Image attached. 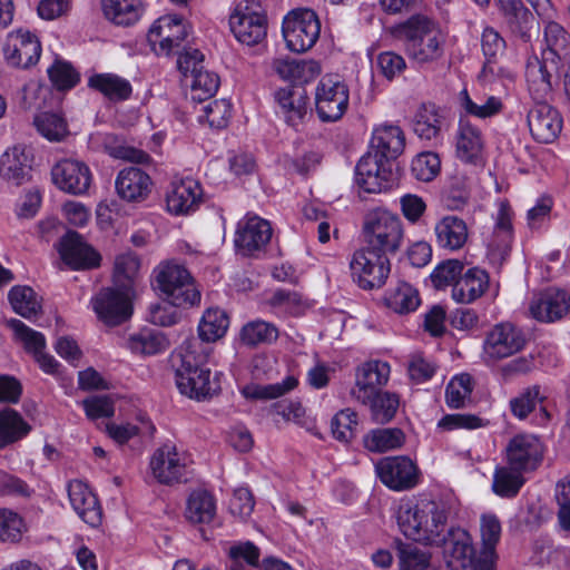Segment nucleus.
Listing matches in <instances>:
<instances>
[{
  "instance_id": "49",
  "label": "nucleus",
  "mask_w": 570,
  "mask_h": 570,
  "mask_svg": "<svg viewBox=\"0 0 570 570\" xmlns=\"http://www.w3.org/2000/svg\"><path fill=\"white\" fill-rule=\"evenodd\" d=\"M522 471H517L507 463L495 469L493 474L492 489L495 494L502 498L515 497L524 484Z\"/></svg>"
},
{
  "instance_id": "4",
  "label": "nucleus",
  "mask_w": 570,
  "mask_h": 570,
  "mask_svg": "<svg viewBox=\"0 0 570 570\" xmlns=\"http://www.w3.org/2000/svg\"><path fill=\"white\" fill-rule=\"evenodd\" d=\"M407 57L419 65L432 63L444 56L446 35L440 24L424 14H414L399 28Z\"/></svg>"
},
{
  "instance_id": "20",
  "label": "nucleus",
  "mask_w": 570,
  "mask_h": 570,
  "mask_svg": "<svg viewBox=\"0 0 570 570\" xmlns=\"http://www.w3.org/2000/svg\"><path fill=\"white\" fill-rule=\"evenodd\" d=\"M40 53V42L29 30L18 29L7 35L3 55L10 66L29 68L37 63Z\"/></svg>"
},
{
  "instance_id": "6",
  "label": "nucleus",
  "mask_w": 570,
  "mask_h": 570,
  "mask_svg": "<svg viewBox=\"0 0 570 570\" xmlns=\"http://www.w3.org/2000/svg\"><path fill=\"white\" fill-rule=\"evenodd\" d=\"M156 287L166 301L178 306H194L200 302V291L193 277L178 264L167 263L156 269Z\"/></svg>"
},
{
  "instance_id": "51",
  "label": "nucleus",
  "mask_w": 570,
  "mask_h": 570,
  "mask_svg": "<svg viewBox=\"0 0 570 570\" xmlns=\"http://www.w3.org/2000/svg\"><path fill=\"white\" fill-rule=\"evenodd\" d=\"M139 259L132 253L118 255L115 261L114 286L132 293L135 278L139 271Z\"/></svg>"
},
{
  "instance_id": "5",
  "label": "nucleus",
  "mask_w": 570,
  "mask_h": 570,
  "mask_svg": "<svg viewBox=\"0 0 570 570\" xmlns=\"http://www.w3.org/2000/svg\"><path fill=\"white\" fill-rule=\"evenodd\" d=\"M364 247L387 256L399 250L403 240L400 218L385 209L368 213L363 225Z\"/></svg>"
},
{
  "instance_id": "63",
  "label": "nucleus",
  "mask_w": 570,
  "mask_h": 570,
  "mask_svg": "<svg viewBox=\"0 0 570 570\" xmlns=\"http://www.w3.org/2000/svg\"><path fill=\"white\" fill-rule=\"evenodd\" d=\"M541 401L540 386L533 385L523 390L517 397L510 401V410L515 417L523 420Z\"/></svg>"
},
{
  "instance_id": "58",
  "label": "nucleus",
  "mask_w": 570,
  "mask_h": 570,
  "mask_svg": "<svg viewBox=\"0 0 570 570\" xmlns=\"http://www.w3.org/2000/svg\"><path fill=\"white\" fill-rule=\"evenodd\" d=\"M461 106L464 111L478 118H488L499 114L503 107L500 98L490 96L480 104L474 102L466 90H462L460 94Z\"/></svg>"
},
{
  "instance_id": "24",
  "label": "nucleus",
  "mask_w": 570,
  "mask_h": 570,
  "mask_svg": "<svg viewBox=\"0 0 570 570\" xmlns=\"http://www.w3.org/2000/svg\"><path fill=\"white\" fill-rule=\"evenodd\" d=\"M529 309L540 322H556L570 311V295L563 289L548 288L532 298Z\"/></svg>"
},
{
  "instance_id": "53",
  "label": "nucleus",
  "mask_w": 570,
  "mask_h": 570,
  "mask_svg": "<svg viewBox=\"0 0 570 570\" xmlns=\"http://www.w3.org/2000/svg\"><path fill=\"white\" fill-rule=\"evenodd\" d=\"M473 382L470 374L455 375L446 385L445 402L452 409L464 407L471 402Z\"/></svg>"
},
{
  "instance_id": "2",
  "label": "nucleus",
  "mask_w": 570,
  "mask_h": 570,
  "mask_svg": "<svg viewBox=\"0 0 570 570\" xmlns=\"http://www.w3.org/2000/svg\"><path fill=\"white\" fill-rule=\"evenodd\" d=\"M395 518L400 531L414 542L434 546L444 539L448 508L442 501L426 498L402 501Z\"/></svg>"
},
{
  "instance_id": "1",
  "label": "nucleus",
  "mask_w": 570,
  "mask_h": 570,
  "mask_svg": "<svg viewBox=\"0 0 570 570\" xmlns=\"http://www.w3.org/2000/svg\"><path fill=\"white\" fill-rule=\"evenodd\" d=\"M544 43L541 59H530L525 69L529 94L539 100L551 95L553 77L559 73L563 63L570 61V35L561 24L548 22L544 28Z\"/></svg>"
},
{
  "instance_id": "36",
  "label": "nucleus",
  "mask_w": 570,
  "mask_h": 570,
  "mask_svg": "<svg viewBox=\"0 0 570 570\" xmlns=\"http://www.w3.org/2000/svg\"><path fill=\"white\" fill-rule=\"evenodd\" d=\"M434 233L438 245L450 250L461 249L469 238L466 223L454 215H448L441 218L435 224Z\"/></svg>"
},
{
  "instance_id": "43",
  "label": "nucleus",
  "mask_w": 570,
  "mask_h": 570,
  "mask_svg": "<svg viewBox=\"0 0 570 570\" xmlns=\"http://www.w3.org/2000/svg\"><path fill=\"white\" fill-rule=\"evenodd\" d=\"M105 17L117 26L128 27L141 16V6L137 0H102Z\"/></svg>"
},
{
  "instance_id": "15",
  "label": "nucleus",
  "mask_w": 570,
  "mask_h": 570,
  "mask_svg": "<svg viewBox=\"0 0 570 570\" xmlns=\"http://www.w3.org/2000/svg\"><path fill=\"white\" fill-rule=\"evenodd\" d=\"M131 293L112 286L102 288L91 298V305L98 318L115 326L127 321L131 315Z\"/></svg>"
},
{
  "instance_id": "3",
  "label": "nucleus",
  "mask_w": 570,
  "mask_h": 570,
  "mask_svg": "<svg viewBox=\"0 0 570 570\" xmlns=\"http://www.w3.org/2000/svg\"><path fill=\"white\" fill-rule=\"evenodd\" d=\"M210 348L196 340L185 342L173 355L171 362L179 392L190 399L205 400L213 396L219 385L210 379L206 367Z\"/></svg>"
},
{
  "instance_id": "55",
  "label": "nucleus",
  "mask_w": 570,
  "mask_h": 570,
  "mask_svg": "<svg viewBox=\"0 0 570 570\" xmlns=\"http://www.w3.org/2000/svg\"><path fill=\"white\" fill-rule=\"evenodd\" d=\"M366 404H370L373 421L380 424L391 421L399 407V397L389 392L375 393Z\"/></svg>"
},
{
  "instance_id": "41",
  "label": "nucleus",
  "mask_w": 570,
  "mask_h": 570,
  "mask_svg": "<svg viewBox=\"0 0 570 570\" xmlns=\"http://www.w3.org/2000/svg\"><path fill=\"white\" fill-rule=\"evenodd\" d=\"M278 328L269 322L254 320L244 324L239 331V341L247 347L271 345L278 338Z\"/></svg>"
},
{
  "instance_id": "28",
  "label": "nucleus",
  "mask_w": 570,
  "mask_h": 570,
  "mask_svg": "<svg viewBox=\"0 0 570 570\" xmlns=\"http://www.w3.org/2000/svg\"><path fill=\"white\" fill-rule=\"evenodd\" d=\"M203 190L198 181L185 178L171 184L166 196L169 213L184 215L197 209L202 202Z\"/></svg>"
},
{
  "instance_id": "26",
  "label": "nucleus",
  "mask_w": 570,
  "mask_h": 570,
  "mask_svg": "<svg viewBox=\"0 0 570 570\" xmlns=\"http://www.w3.org/2000/svg\"><path fill=\"white\" fill-rule=\"evenodd\" d=\"M390 365L383 361H370L361 365L356 371V382L353 395L363 404L374 396L377 389L385 385L390 377Z\"/></svg>"
},
{
  "instance_id": "30",
  "label": "nucleus",
  "mask_w": 570,
  "mask_h": 570,
  "mask_svg": "<svg viewBox=\"0 0 570 570\" xmlns=\"http://www.w3.org/2000/svg\"><path fill=\"white\" fill-rule=\"evenodd\" d=\"M484 138L478 126L461 117L455 135L456 157L468 164H476L482 156Z\"/></svg>"
},
{
  "instance_id": "27",
  "label": "nucleus",
  "mask_w": 570,
  "mask_h": 570,
  "mask_svg": "<svg viewBox=\"0 0 570 570\" xmlns=\"http://www.w3.org/2000/svg\"><path fill=\"white\" fill-rule=\"evenodd\" d=\"M32 156L21 145L7 149L0 157V177L7 183L20 186L30 179Z\"/></svg>"
},
{
  "instance_id": "39",
  "label": "nucleus",
  "mask_w": 570,
  "mask_h": 570,
  "mask_svg": "<svg viewBox=\"0 0 570 570\" xmlns=\"http://www.w3.org/2000/svg\"><path fill=\"white\" fill-rule=\"evenodd\" d=\"M88 86L111 101L126 100L132 91L130 82L116 73H96L89 78Z\"/></svg>"
},
{
  "instance_id": "47",
  "label": "nucleus",
  "mask_w": 570,
  "mask_h": 570,
  "mask_svg": "<svg viewBox=\"0 0 570 570\" xmlns=\"http://www.w3.org/2000/svg\"><path fill=\"white\" fill-rule=\"evenodd\" d=\"M13 311L24 318L37 316L41 312V303L37 293L29 286H13L8 294Z\"/></svg>"
},
{
  "instance_id": "13",
  "label": "nucleus",
  "mask_w": 570,
  "mask_h": 570,
  "mask_svg": "<svg viewBox=\"0 0 570 570\" xmlns=\"http://www.w3.org/2000/svg\"><path fill=\"white\" fill-rule=\"evenodd\" d=\"M443 557L450 570H476L482 561V552L475 553L472 538L468 531L461 528H451L444 535Z\"/></svg>"
},
{
  "instance_id": "14",
  "label": "nucleus",
  "mask_w": 570,
  "mask_h": 570,
  "mask_svg": "<svg viewBox=\"0 0 570 570\" xmlns=\"http://www.w3.org/2000/svg\"><path fill=\"white\" fill-rule=\"evenodd\" d=\"M504 453L505 462L512 469L527 473L541 464L544 448L537 435L520 433L509 440Z\"/></svg>"
},
{
  "instance_id": "46",
  "label": "nucleus",
  "mask_w": 570,
  "mask_h": 570,
  "mask_svg": "<svg viewBox=\"0 0 570 570\" xmlns=\"http://www.w3.org/2000/svg\"><path fill=\"white\" fill-rule=\"evenodd\" d=\"M400 570H435L431 564V553L412 543L395 542Z\"/></svg>"
},
{
  "instance_id": "21",
  "label": "nucleus",
  "mask_w": 570,
  "mask_h": 570,
  "mask_svg": "<svg viewBox=\"0 0 570 570\" xmlns=\"http://www.w3.org/2000/svg\"><path fill=\"white\" fill-rule=\"evenodd\" d=\"M51 177L60 190L71 195H83L92 181L88 165L77 159H62L55 164Z\"/></svg>"
},
{
  "instance_id": "25",
  "label": "nucleus",
  "mask_w": 570,
  "mask_h": 570,
  "mask_svg": "<svg viewBox=\"0 0 570 570\" xmlns=\"http://www.w3.org/2000/svg\"><path fill=\"white\" fill-rule=\"evenodd\" d=\"M59 254L73 269L95 268L100 264V255L76 232H68L61 238Z\"/></svg>"
},
{
  "instance_id": "59",
  "label": "nucleus",
  "mask_w": 570,
  "mask_h": 570,
  "mask_svg": "<svg viewBox=\"0 0 570 570\" xmlns=\"http://www.w3.org/2000/svg\"><path fill=\"white\" fill-rule=\"evenodd\" d=\"M26 531V523L18 513L0 509V542H18Z\"/></svg>"
},
{
  "instance_id": "7",
  "label": "nucleus",
  "mask_w": 570,
  "mask_h": 570,
  "mask_svg": "<svg viewBox=\"0 0 570 570\" xmlns=\"http://www.w3.org/2000/svg\"><path fill=\"white\" fill-rule=\"evenodd\" d=\"M282 32L291 51L305 52L317 42L321 33V21L311 9H294L284 17Z\"/></svg>"
},
{
  "instance_id": "64",
  "label": "nucleus",
  "mask_w": 570,
  "mask_h": 570,
  "mask_svg": "<svg viewBox=\"0 0 570 570\" xmlns=\"http://www.w3.org/2000/svg\"><path fill=\"white\" fill-rule=\"evenodd\" d=\"M48 75L52 85L59 90L71 89L79 82V73L66 61L56 60L48 68Z\"/></svg>"
},
{
  "instance_id": "34",
  "label": "nucleus",
  "mask_w": 570,
  "mask_h": 570,
  "mask_svg": "<svg viewBox=\"0 0 570 570\" xmlns=\"http://www.w3.org/2000/svg\"><path fill=\"white\" fill-rule=\"evenodd\" d=\"M488 287V273L482 268L471 267L453 285L452 297L458 303L469 304L481 297Z\"/></svg>"
},
{
  "instance_id": "8",
  "label": "nucleus",
  "mask_w": 570,
  "mask_h": 570,
  "mask_svg": "<svg viewBox=\"0 0 570 570\" xmlns=\"http://www.w3.org/2000/svg\"><path fill=\"white\" fill-rule=\"evenodd\" d=\"M350 268L353 282L362 289L372 291L386 283L391 264L384 254L362 247L353 254Z\"/></svg>"
},
{
  "instance_id": "48",
  "label": "nucleus",
  "mask_w": 570,
  "mask_h": 570,
  "mask_svg": "<svg viewBox=\"0 0 570 570\" xmlns=\"http://www.w3.org/2000/svg\"><path fill=\"white\" fill-rule=\"evenodd\" d=\"M228 325V316L223 309L208 308L198 325L199 337L203 342H215L226 334Z\"/></svg>"
},
{
  "instance_id": "32",
  "label": "nucleus",
  "mask_w": 570,
  "mask_h": 570,
  "mask_svg": "<svg viewBox=\"0 0 570 570\" xmlns=\"http://www.w3.org/2000/svg\"><path fill=\"white\" fill-rule=\"evenodd\" d=\"M117 195L126 202L145 200L151 188V179L147 173L137 167L121 169L115 180Z\"/></svg>"
},
{
  "instance_id": "33",
  "label": "nucleus",
  "mask_w": 570,
  "mask_h": 570,
  "mask_svg": "<svg viewBox=\"0 0 570 570\" xmlns=\"http://www.w3.org/2000/svg\"><path fill=\"white\" fill-rule=\"evenodd\" d=\"M371 147L375 151L373 155H377V157L390 163L391 159L397 158L404 150V132L399 126H379L373 130Z\"/></svg>"
},
{
  "instance_id": "19",
  "label": "nucleus",
  "mask_w": 570,
  "mask_h": 570,
  "mask_svg": "<svg viewBox=\"0 0 570 570\" xmlns=\"http://www.w3.org/2000/svg\"><path fill=\"white\" fill-rule=\"evenodd\" d=\"M229 26L235 38L246 46L261 43L267 35L266 16L249 6H238L229 18Z\"/></svg>"
},
{
  "instance_id": "52",
  "label": "nucleus",
  "mask_w": 570,
  "mask_h": 570,
  "mask_svg": "<svg viewBox=\"0 0 570 570\" xmlns=\"http://www.w3.org/2000/svg\"><path fill=\"white\" fill-rule=\"evenodd\" d=\"M441 118L433 105H423L413 119V131L425 140L436 138L440 134Z\"/></svg>"
},
{
  "instance_id": "57",
  "label": "nucleus",
  "mask_w": 570,
  "mask_h": 570,
  "mask_svg": "<svg viewBox=\"0 0 570 570\" xmlns=\"http://www.w3.org/2000/svg\"><path fill=\"white\" fill-rule=\"evenodd\" d=\"M503 17L512 33L524 41L530 40L531 30L535 26V18L527 7L522 6Z\"/></svg>"
},
{
  "instance_id": "37",
  "label": "nucleus",
  "mask_w": 570,
  "mask_h": 570,
  "mask_svg": "<svg viewBox=\"0 0 570 570\" xmlns=\"http://www.w3.org/2000/svg\"><path fill=\"white\" fill-rule=\"evenodd\" d=\"M91 141L101 146L104 150L114 158L140 165L151 163V157L146 151L121 144L119 138L114 134L98 132L91 137Z\"/></svg>"
},
{
  "instance_id": "16",
  "label": "nucleus",
  "mask_w": 570,
  "mask_h": 570,
  "mask_svg": "<svg viewBox=\"0 0 570 570\" xmlns=\"http://www.w3.org/2000/svg\"><path fill=\"white\" fill-rule=\"evenodd\" d=\"M187 35V27L180 17L164 16L150 27L147 41L156 55L168 56L180 47Z\"/></svg>"
},
{
  "instance_id": "45",
  "label": "nucleus",
  "mask_w": 570,
  "mask_h": 570,
  "mask_svg": "<svg viewBox=\"0 0 570 570\" xmlns=\"http://www.w3.org/2000/svg\"><path fill=\"white\" fill-rule=\"evenodd\" d=\"M298 384L295 376L288 375L282 382L274 384L249 383L242 387L240 393L247 400H273L285 395L294 390Z\"/></svg>"
},
{
  "instance_id": "50",
  "label": "nucleus",
  "mask_w": 570,
  "mask_h": 570,
  "mask_svg": "<svg viewBox=\"0 0 570 570\" xmlns=\"http://www.w3.org/2000/svg\"><path fill=\"white\" fill-rule=\"evenodd\" d=\"M405 435L401 429H375L364 438L365 448L372 452H386L403 445Z\"/></svg>"
},
{
  "instance_id": "40",
  "label": "nucleus",
  "mask_w": 570,
  "mask_h": 570,
  "mask_svg": "<svg viewBox=\"0 0 570 570\" xmlns=\"http://www.w3.org/2000/svg\"><path fill=\"white\" fill-rule=\"evenodd\" d=\"M31 431V425L13 409L0 410V450L11 445Z\"/></svg>"
},
{
  "instance_id": "35",
  "label": "nucleus",
  "mask_w": 570,
  "mask_h": 570,
  "mask_svg": "<svg viewBox=\"0 0 570 570\" xmlns=\"http://www.w3.org/2000/svg\"><path fill=\"white\" fill-rule=\"evenodd\" d=\"M124 347L137 356H153L165 352L168 341L161 332L144 327L129 334L124 342Z\"/></svg>"
},
{
  "instance_id": "29",
  "label": "nucleus",
  "mask_w": 570,
  "mask_h": 570,
  "mask_svg": "<svg viewBox=\"0 0 570 570\" xmlns=\"http://www.w3.org/2000/svg\"><path fill=\"white\" fill-rule=\"evenodd\" d=\"M68 497L72 509L83 522L91 527L100 524L102 517L100 504L86 483L79 480L70 481Z\"/></svg>"
},
{
  "instance_id": "44",
  "label": "nucleus",
  "mask_w": 570,
  "mask_h": 570,
  "mask_svg": "<svg viewBox=\"0 0 570 570\" xmlns=\"http://www.w3.org/2000/svg\"><path fill=\"white\" fill-rule=\"evenodd\" d=\"M385 302L390 309L399 314L413 312L421 303L417 289L406 282H400L391 288Z\"/></svg>"
},
{
  "instance_id": "9",
  "label": "nucleus",
  "mask_w": 570,
  "mask_h": 570,
  "mask_svg": "<svg viewBox=\"0 0 570 570\" xmlns=\"http://www.w3.org/2000/svg\"><path fill=\"white\" fill-rule=\"evenodd\" d=\"M375 473L386 488L396 492L412 490L421 479L417 464L405 455L380 459L375 463Z\"/></svg>"
},
{
  "instance_id": "23",
  "label": "nucleus",
  "mask_w": 570,
  "mask_h": 570,
  "mask_svg": "<svg viewBox=\"0 0 570 570\" xmlns=\"http://www.w3.org/2000/svg\"><path fill=\"white\" fill-rule=\"evenodd\" d=\"M271 224L258 216H245L237 225L235 246L243 255H254L266 247L272 238Z\"/></svg>"
},
{
  "instance_id": "56",
  "label": "nucleus",
  "mask_w": 570,
  "mask_h": 570,
  "mask_svg": "<svg viewBox=\"0 0 570 570\" xmlns=\"http://www.w3.org/2000/svg\"><path fill=\"white\" fill-rule=\"evenodd\" d=\"M186 82L190 87L191 99L198 101L214 96L219 87L218 76L205 69L189 77Z\"/></svg>"
},
{
  "instance_id": "42",
  "label": "nucleus",
  "mask_w": 570,
  "mask_h": 570,
  "mask_svg": "<svg viewBox=\"0 0 570 570\" xmlns=\"http://www.w3.org/2000/svg\"><path fill=\"white\" fill-rule=\"evenodd\" d=\"M216 515V502L206 490L193 491L187 500L185 517L193 523H209Z\"/></svg>"
},
{
  "instance_id": "22",
  "label": "nucleus",
  "mask_w": 570,
  "mask_h": 570,
  "mask_svg": "<svg viewBox=\"0 0 570 570\" xmlns=\"http://www.w3.org/2000/svg\"><path fill=\"white\" fill-rule=\"evenodd\" d=\"M393 173L390 163L367 154L363 156L355 168V181L366 193H381L390 188Z\"/></svg>"
},
{
  "instance_id": "61",
  "label": "nucleus",
  "mask_w": 570,
  "mask_h": 570,
  "mask_svg": "<svg viewBox=\"0 0 570 570\" xmlns=\"http://www.w3.org/2000/svg\"><path fill=\"white\" fill-rule=\"evenodd\" d=\"M228 556L232 559L229 570H245L240 563L244 560L250 567H258L261 551L253 542H238L229 548Z\"/></svg>"
},
{
  "instance_id": "60",
  "label": "nucleus",
  "mask_w": 570,
  "mask_h": 570,
  "mask_svg": "<svg viewBox=\"0 0 570 570\" xmlns=\"http://www.w3.org/2000/svg\"><path fill=\"white\" fill-rule=\"evenodd\" d=\"M10 326L14 332L16 338L20 341L26 351L32 353L33 356L46 347L45 336L40 332L27 326L23 322L12 320Z\"/></svg>"
},
{
  "instance_id": "12",
  "label": "nucleus",
  "mask_w": 570,
  "mask_h": 570,
  "mask_svg": "<svg viewBox=\"0 0 570 570\" xmlns=\"http://www.w3.org/2000/svg\"><path fill=\"white\" fill-rule=\"evenodd\" d=\"M350 101L347 86L332 77H324L315 91V106L318 118L324 122L340 120L346 112Z\"/></svg>"
},
{
  "instance_id": "31",
  "label": "nucleus",
  "mask_w": 570,
  "mask_h": 570,
  "mask_svg": "<svg viewBox=\"0 0 570 570\" xmlns=\"http://www.w3.org/2000/svg\"><path fill=\"white\" fill-rule=\"evenodd\" d=\"M277 112L292 126L303 124L307 115L308 97L302 87L281 88L275 92Z\"/></svg>"
},
{
  "instance_id": "18",
  "label": "nucleus",
  "mask_w": 570,
  "mask_h": 570,
  "mask_svg": "<svg viewBox=\"0 0 570 570\" xmlns=\"http://www.w3.org/2000/svg\"><path fill=\"white\" fill-rule=\"evenodd\" d=\"M149 465L159 483L173 484L185 476L187 455L175 444L166 443L154 452Z\"/></svg>"
},
{
  "instance_id": "54",
  "label": "nucleus",
  "mask_w": 570,
  "mask_h": 570,
  "mask_svg": "<svg viewBox=\"0 0 570 570\" xmlns=\"http://www.w3.org/2000/svg\"><path fill=\"white\" fill-rule=\"evenodd\" d=\"M33 122L38 132L49 141H61L69 134L66 120L58 114H39Z\"/></svg>"
},
{
  "instance_id": "17",
  "label": "nucleus",
  "mask_w": 570,
  "mask_h": 570,
  "mask_svg": "<svg viewBox=\"0 0 570 570\" xmlns=\"http://www.w3.org/2000/svg\"><path fill=\"white\" fill-rule=\"evenodd\" d=\"M546 99H532L535 104L529 109L527 121L531 136L541 144L553 142L562 130L563 120L560 112L547 104Z\"/></svg>"
},
{
  "instance_id": "62",
  "label": "nucleus",
  "mask_w": 570,
  "mask_h": 570,
  "mask_svg": "<svg viewBox=\"0 0 570 570\" xmlns=\"http://www.w3.org/2000/svg\"><path fill=\"white\" fill-rule=\"evenodd\" d=\"M440 158L432 151L419 154L411 164L413 176L421 181H431L440 171Z\"/></svg>"
},
{
  "instance_id": "38",
  "label": "nucleus",
  "mask_w": 570,
  "mask_h": 570,
  "mask_svg": "<svg viewBox=\"0 0 570 570\" xmlns=\"http://www.w3.org/2000/svg\"><path fill=\"white\" fill-rule=\"evenodd\" d=\"M480 532L482 539V561L476 570H493L495 560V546L501 537V524L494 514L481 517Z\"/></svg>"
},
{
  "instance_id": "11",
  "label": "nucleus",
  "mask_w": 570,
  "mask_h": 570,
  "mask_svg": "<svg viewBox=\"0 0 570 570\" xmlns=\"http://www.w3.org/2000/svg\"><path fill=\"white\" fill-rule=\"evenodd\" d=\"M512 209L507 202H500L493 228L484 233L483 243L491 265L501 267L511 252L513 239Z\"/></svg>"
},
{
  "instance_id": "10",
  "label": "nucleus",
  "mask_w": 570,
  "mask_h": 570,
  "mask_svg": "<svg viewBox=\"0 0 570 570\" xmlns=\"http://www.w3.org/2000/svg\"><path fill=\"white\" fill-rule=\"evenodd\" d=\"M524 333L511 323L494 325L485 335L482 358L485 363H495L519 353L525 345Z\"/></svg>"
}]
</instances>
